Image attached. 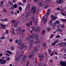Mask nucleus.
<instances>
[{
    "label": "nucleus",
    "instance_id": "49530a36",
    "mask_svg": "<svg viewBox=\"0 0 66 66\" xmlns=\"http://www.w3.org/2000/svg\"><path fill=\"white\" fill-rule=\"evenodd\" d=\"M56 9L57 10H58L59 11H61V9L59 7L57 8Z\"/></svg>",
    "mask_w": 66,
    "mask_h": 66
},
{
    "label": "nucleus",
    "instance_id": "c9c22d12",
    "mask_svg": "<svg viewBox=\"0 0 66 66\" xmlns=\"http://www.w3.org/2000/svg\"><path fill=\"white\" fill-rule=\"evenodd\" d=\"M32 44H30V45L29 46V50H30L31 49V48H32Z\"/></svg>",
    "mask_w": 66,
    "mask_h": 66
},
{
    "label": "nucleus",
    "instance_id": "f704fd0d",
    "mask_svg": "<svg viewBox=\"0 0 66 66\" xmlns=\"http://www.w3.org/2000/svg\"><path fill=\"white\" fill-rule=\"evenodd\" d=\"M47 19L45 18L44 20V22L43 23L44 24L45 23L47 22Z\"/></svg>",
    "mask_w": 66,
    "mask_h": 66
},
{
    "label": "nucleus",
    "instance_id": "774afa93",
    "mask_svg": "<svg viewBox=\"0 0 66 66\" xmlns=\"http://www.w3.org/2000/svg\"><path fill=\"white\" fill-rule=\"evenodd\" d=\"M64 52H65V53H66V48L64 49Z\"/></svg>",
    "mask_w": 66,
    "mask_h": 66
},
{
    "label": "nucleus",
    "instance_id": "13d9d810",
    "mask_svg": "<svg viewBox=\"0 0 66 66\" xmlns=\"http://www.w3.org/2000/svg\"><path fill=\"white\" fill-rule=\"evenodd\" d=\"M21 32L22 33H24V32H25V29H23L22 30Z\"/></svg>",
    "mask_w": 66,
    "mask_h": 66
},
{
    "label": "nucleus",
    "instance_id": "9b49d317",
    "mask_svg": "<svg viewBox=\"0 0 66 66\" xmlns=\"http://www.w3.org/2000/svg\"><path fill=\"white\" fill-rule=\"evenodd\" d=\"M23 59H22V61L23 62L25 61L26 60V57H27V56L26 55H24L22 56Z\"/></svg>",
    "mask_w": 66,
    "mask_h": 66
},
{
    "label": "nucleus",
    "instance_id": "a211bd4d",
    "mask_svg": "<svg viewBox=\"0 0 66 66\" xmlns=\"http://www.w3.org/2000/svg\"><path fill=\"white\" fill-rule=\"evenodd\" d=\"M40 40H38L37 41H36L35 42V44H38L39 43H40Z\"/></svg>",
    "mask_w": 66,
    "mask_h": 66
},
{
    "label": "nucleus",
    "instance_id": "72a5a7b5",
    "mask_svg": "<svg viewBox=\"0 0 66 66\" xmlns=\"http://www.w3.org/2000/svg\"><path fill=\"white\" fill-rule=\"evenodd\" d=\"M11 49L12 50H14L15 49V47L14 46L11 47Z\"/></svg>",
    "mask_w": 66,
    "mask_h": 66
},
{
    "label": "nucleus",
    "instance_id": "dca6fc26",
    "mask_svg": "<svg viewBox=\"0 0 66 66\" xmlns=\"http://www.w3.org/2000/svg\"><path fill=\"white\" fill-rule=\"evenodd\" d=\"M64 42H62L59 44L58 45H60V47H62L64 45Z\"/></svg>",
    "mask_w": 66,
    "mask_h": 66
},
{
    "label": "nucleus",
    "instance_id": "4c0bfd02",
    "mask_svg": "<svg viewBox=\"0 0 66 66\" xmlns=\"http://www.w3.org/2000/svg\"><path fill=\"white\" fill-rule=\"evenodd\" d=\"M52 22H53V21L52 20H51L50 21V26H52L53 23Z\"/></svg>",
    "mask_w": 66,
    "mask_h": 66
},
{
    "label": "nucleus",
    "instance_id": "2f4dec72",
    "mask_svg": "<svg viewBox=\"0 0 66 66\" xmlns=\"http://www.w3.org/2000/svg\"><path fill=\"white\" fill-rule=\"evenodd\" d=\"M47 45V44L46 43H43L42 44V46L43 47H46V45Z\"/></svg>",
    "mask_w": 66,
    "mask_h": 66
},
{
    "label": "nucleus",
    "instance_id": "2eb2a0df",
    "mask_svg": "<svg viewBox=\"0 0 66 66\" xmlns=\"http://www.w3.org/2000/svg\"><path fill=\"white\" fill-rule=\"evenodd\" d=\"M34 23L35 26H37V20L36 19L34 20Z\"/></svg>",
    "mask_w": 66,
    "mask_h": 66
},
{
    "label": "nucleus",
    "instance_id": "de8ad7c7",
    "mask_svg": "<svg viewBox=\"0 0 66 66\" xmlns=\"http://www.w3.org/2000/svg\"><path fill=\"white\" fill-rule=\"evenodd\" d=\"M18 39H17V40L15 41V43H16L17 44H18Z\"/></svg>",
    "mask_w": 66,
    "mask_h": 66
},
{
    "label": "nucleus",
    "instance_id": "20e7f679",
    "mask_svg": "<svg viewBox=\"0 0 66 66\" xmlns=\"http://www.w3.org/2000/svg\"><path fill=\"white\" fill-rule=\"evenodd\" d=\"M7 62L6 60H4L2 59H0V63L1 64H5Z\"/></svg>",
    "mask_w": 66,
    "mask_h": 66
},
{
    "label": "nucleus",
    "instance_id": "e2e57ef3",
    "mask_svg": "<svg viewBox=\"0 0 66 66\" xmlns=\"http://www.w3.org/2000/svg\"><path fill=\"white\" fill-rule=\"evenodd\" d=\"M45 7H48L49 6L48 5L45 4Z\"/></svg>",
    "mask_w": 66,
    "mask_h": 66
},
{
    "label": "nucleus",
    "instance_id": "052dcab7",
    "mask_svg": "<svg viewBox=\"0 0 66 66\" xmlns=\"http://www.w3.org/2000/svg\"><path fill=\"white\" fill-rule=\"evenodd\" d=\"M58 40H59L57 39L56 40V41L55 42V44H56V43H57L58 42Z\"/></svg>",
    "mask_w": 66,
    "mask_h": 66
},
{
    "label": "nucleus",
    "instance_id": "473e14b6",
    "mask_svg": "<svg viewBox=\"0 0 66 66\" xmlns=\"http://www.w3.org/2000/svg\"><path fill=\"white\" fill-rule=\"evenodd\" d=\"M5 38L4 36H2L1 37V39H5Z\"/></svg>",
    "mask_w": 66,
    "mask_h": 66
},
{
    "label": "nucleus",
    "instance_id": "f8f14e48",
    "mask_svg": "<svg viewBox=\"0 0 66 66\" xmlns=\"http://www.w3.org/2000/svg\"><path fill=\"white\" fill-rule=\"evenodd\" d=\"M19 22H16L13 24V26H17V25L18 24H19Z\"/></svg>",
    "mask_w": 66,
    "mask_h": 66
},
{
    "label": "nucleus",
    "instance_id": "f257e3e1",
    "mask_svg": "<svg viewBox=\"0 0 66 66\" xmlns=\"http://www.w3.org/2000/svg\"><path fill=\"white\" fill-rule=\"evenodd\" d=\"M29 39H30V40H29ZM27 40L28 41L29 40V42L30 43H32L33 44V41L34 39L32 38V36H28L27 38Z\"/></svg>",
    "mask_w": 66,
    "mask_h": 66
},
{
    "label": "nucleus",
    "instance_id": "4468645a",
    "mask_svg": "<svg viewBox=\"0 0 66 66\" xmlns=\"http://www.w3.org/2000/svg\"><path fill=\"white\" fill-rule=\"evenodd\" d=\"M31 13H32V11H31V10H30L27 13V14L28 15H28V17H29V16H31Z\"/></svg>",
    "mask_w": 66,
    "mask_h": 66
},
{
    "label": "nucleus",
    "instance_id": "8fccbe9b",
    "mask_svg": "<svg viewBox=\"0 0 66 66\" xmlns=\"http://www.w3.org/2000/svg\"><path fill=\"white\" fill-rule=\"evenodd\" d=\"M29 23L30 24V26H32V22L31 21H30L29 22Z\"/></svg>",
    "mask_w": 66,
    "mask_h": 66
},
{
    "label": "nucleus",
    "instance_id": "9d476101",
    "mask_svg": "<svg viewBox=\"0 0 66 66\" xmlns=\"http://www.w3.org/2000/svg\"><path fill=\"white\" fill-rule=\"evenodd\" d=\"M51 17L52 18V20H55V19L57 18V16H55L54 15H51Z\"/></svg>",
    "mask_w": 66,
    "mask_h": 66
},
{
    "label": "nucleus",
    "instance_id": "bf43d9fd",
    "mask_svg": "<svg viewBox=\"0 0 66 66\" xmlns=\"http://www.w3.org/2000/svg\"><path fill=\"white\" fill-rule=\"evenodd\" d=\"M33 61L34 62H35V57L33 58Z\"/></svg>",
    "mask_w": 66,
    "mask_h": 66
},
{
    "label": "nucleus",
    "instance_id": "3c124183",
    "mask_svg": "<svg viewBox=\"0 0 66 66\" xmlns=\"http://www.w3.org/2000/svg\"><path fill=\"white\" fill-rule=\"evenodd\" d=\"M35 13L36 14V15H37L38 14V11L37 10L36 12Z\"/></svg>",
    "mask_w": 66,
    "mask_h": 66
},
{
    "label": "nucleus",
    "instance_id": "423d86ee",
    "mask_svg": "<svg viewBox=\"0 0 66 66\" xmlns=\"http://www.w3.org/2000/svg\"><path fill=\"white\" fill-rule=\"evenodd\" d=\"M44 55H43L42 54H39L38 55V57L39 58H41V59L42 60H44Z\"/></svg>",
    "mask_w": 66,
    "mask_h": 66
},
{
    "label": "nucleus",
    "instance_id": "6e6d98bb",
    "mask_svg": "<svg viewBox=\"0 0 66 66\" xmlns=\"http://www.w3.org/2000/svg\"><path fill=\"white\" fill-rule=\"evenodd\" d=\"M26 25L27 27H29V26H30V24L29 23H27L26 24Z\"/></svg>",
    "mask_w": 66,
    "mask_h": 66
},
{
    "label": "nucleus",
    "instance_id": "6ab92c4d",
    "mask_svg": "<svg viewBox=\"0 0 66 66\" xmlns=\"http://www.w3.org/2000/svg\"><path fill=\"white\" fill-rule=\"evenodd\" d=\"M22 42V39H19L18 41V45H20Z\"/></svg>",
    "mask_w": 66,
    "mask_h": 66
},
{
    "label": "nucleus",
    "instance_id": "412c9836",
    "mask_svg": "<svg viewBox=\"0 0 66 66\" xmlns=\"http://www.w3.org/2000/svg\"><path fill=\"white\" fill-rule=\"evenodd\" d=\"M20 58H19V57H18V58H16L15 59V60L16 61H17V62H19V61H20Z\"/></svg>",
    "mask_w": 66,
    "mask_h": 66
},
{
    "label": "nucleus",
    "instance_id": "ddd939ff",
    "mask_svg": "<svg viewBox=\"0 0 66 66\" xmlns=\"http://www.w3.org/2000/svg\"><path fill=\"white\" fill-rule=\"evenodd\" d=\"M50 9H48L47 10V12L46 13V17H48V15H49V13H50Z\"/></svg>",
    "mask_w": 66,
    "mask_h": 66
},
{
    "label": "nucleus",
    "instance_id": "5701e85b",
    "mask_svg": "<svg viewBox=\"0 0 66 66\" xmlns=\"http://www.w3.org/2000/svg\"><path fill=\"white\" fill-rule=\"evenodd\" d=\"M51 1L50 0H46L45 1V3H48L50 2Z\"/></svg>",
    "mask_w": 66,
    "mask_h": 66
},
{
    "label": "nucleus",
    "instance_id": "864d4df0",
    "mask_svg": "<svg viewBox=\"0 0 66 66\" xmlns=\"http://www.w3.org/2000/svg\"><path fill=\"white\" fill-rule=\"evenodd\" d=\"M24 44L23 43L21 44V46L24 47Z\"/></svg>",
    "mask_w": 66,
    "mask_h": 66
},
{
    "label": "nucleus",
    "instance_id": "5fc2aeb1",
    "mask_svg": "<svg viewBox=\"0 0 66 66\" xmlns=\"http://www.w3.org/2000/svg\"><path fill=\"white\" fill-rule=\"evenodd\" d=\"M54 54V52H53L52 53L50 54V56H52V55H53Z\"/></svg>",
    "mask_w": 66,
    "mask_h": 66
},
{
    "label": "nucleus",
    "instance_id": "7ed1b4c3",
    "mask_svg": "<svg viewBox=\"0 0 66 66\" xmlns=\"http://www.w3.org/2000/svg\"><path fill=\"white\" fill-rule=\"evenodd\" d=\"M31 36H32V38L35 37V38L36 40H37L38 39V36L36 34L34 35V34H32L31 35Z\"/></svg>",
    "mask_w": 66,
    "mask_h": 66
},
{
    "label": "nucleus",
    "instance_id": "ea45409f",
    "mask_svg": "<svg viewBox=\"0 0 66 66\" xmlns=\"http://www.w3.org/2000/svg\"><path fill=\"white\" fill-rule=\"evenodd\" d=\"M36 64L38 65V66H41L42 64L41 63H37Z\"/></svg>",
    "mask_w": 66,
    "mask_h": 66
},
{
    "label": "nucleus",
    "instance_id": "58836bf2",
    "mask_svg": "<svg viewBox=\"0 0 66 66\" xmlns=\"http://www.w3.org/2000/svg\"><path fill=\"white\" fill-rule=\"evenodd\" d=\"M46 32V31L45 30H43L42 31V33H41L42 34H44Z\"/></svg>",
    "mask_w": 66,
    "mask_h": 66
},
{
    "label": "nucleus",
    "instance_id": "0e129e2a",
    "mask_svg": "<svg viewBox=\"0 0 66 66\" xmlns=\"http://www.w3.org/2000/svg\"><path fill=\"white\" fill-rule=\"evenodd\" d=\"M17 0H13L12 1H13V2H14V3H15L16 2Z\"/></svg>",
    "mask_w": 66,
    "mask_h": 66
},
{
    "label": "nucleus",
    "instance_id": "c03bdc74",
    "mask_svg": "<svg viewBox=\"0 0 66 66\" xmlns=\"http://www.w3.org/2000/svg\"><path fill=\"white\" fill-rule=\"evenodd\" d=\"M12 33L13 34H15V32L13 30L12 31Z\"/></svg>",
    "mask_w": 66,
    "mask_h": 66
},
{
    "label": "nucleus",
    "instance_id": "bb28decb",
    "mask_svg": "<svg viewBox=\"0 0 66 66\" xmlns=\"http://www.w3.org/2000/svg\"><path fill=\"white\" fill-rule=\"evenodd\" d=\"M60 20L62 21H64V22L66 21V19H60Z\"/></svg>",
    "mask_w": 66,
    "mask_h": 66
},
{
    "label": "nucleus",
    "instance_id": "6e6552de",
    "mask_svg": "<svg viewBox=\"0 0 66 66\" xmlns=\"http://www.w3.org/2000/svg\"><path fill=\"white\" fill-rule=\"evenodd\" d=\"M0 25L1 26V27H2V29H5V28H6V26L5 25H3L2 24V23H1L0 24Z\"/></svg>",
    "mask_w": 66,
    "mask_h": 66
},
{
    "label": "nucleus",
    "instance_id": "b1692460",
    "mask_svg": "<svg viewBox=\"0 0 66 66\" xmlns=\"http://www.w3.org/2000/svg\"><path fill=\"white\" fill-rule=\"evenodd\" d=\"M30 7V4H28L27 5V10H29V9Z\"/></svg>",
    "mask_w": 66,
    "mask_h": 66
},
{
    "label": "nucleus",
    "instance_id": "f3484780",
    "mask_svg": "<svg viewBox=\"0 0 66 66\" xmlns=\"http://www.w3.org/2000/svg\"><path fill=\"white\" fill-rule=\"evenodd\" d=\"M34 17H35V16H33L31 18V21H31L32 22H33L34 21Z\"/></svg>",
    "mask_w": 66,
    "mask_h": 66
},
{
    "label": "nucleus",
    "instance_id": "c85d7f7f",
    "mask_svg": "<svg viewBox=\"0 0 66 66\" xmlns=\"http://www.w3.org/2000/svg\"><path fill=\"white\" fill-rule=\"evenodd\" d=\"M14 9H15V7L13 6L12 7H11L9 9L10 10H11Z\"/></svg>",
    "mask_w": 66,
    "mask_h": 66
},
{
    "label": "nucleus",
    "instance_id": "f03ea898",
    "mask_svg": "<svg viewBox=\"0 0 66 66\" xmlns=\"http://www.w3.org/2000/svg\"><path fill=\"white\" fill-rule=\"evenodd\" d=\"M32 30L33 31H36V30L39 31H40V28L39 26H37V27L35 26L32 28Z\"/></svg>",
    "mask_w": 66,
    "mask_h": 66
},
{
    "label": "nucleus",
    "instance_id": "a19ab883",
    "mask_svg": "<svg viewBox=\"0 0 66 66\" xmlns=\"http://www.w3.org/2000/svg\"><path fill=\"white\" fill-rule=\"evenodd\" d=\"M45 4L44 5H42V8H45V7H46L45 6Z\"/></svg>",
    "mask_w": 66,
    "mask_h": 66
},
{
    "label": "nucleus",
    "instance_id": "4d7b16f0",
    "mask_svg": "<svg viewBox=\"0 0 66 66\" xmlns=\"http://www.w3.org/2000/svg\"><path fill=\"white\" fill-rule=\"evenodd\" d=\"M61 27L62 28H64L65 27V26L64 25H62L61 26Z\"/></svg>",
    "mask_w": 66,
    "mask_h": 66
},
{
    "label": "nucleus",
    "instance_id": "a878e982",
    "mask_svg": "<svg viewBox=\"0 0 66 66\" xmlns=\"http://www.w3.org/2000/svg\"><path fill=\"white\" fill-rule=\"evenodd\" d=\"M55 23L56 24H58V23H61V22L59 21H56Z\"/></svg>",
    "mask_w": 66,
    "mask_h": 66
},
{
    "label": "nucleus",
    "instance_id": "603ef678",
    "mask_svg": "<svg viewBox=\"0 0 66 66\" xmlns=\"http://www.w3.org/2000/svg\"><path fill=\"white\" fill-rule=\"evenodd\" d=\"M4 12H6V10L5 9H4L3 11Z\"/></svg>",
    "mask_w": 66,
    "mask_h": 66
},
{
    "label": "nucleus",
    "instance_id": "7c9ffc66",
    "mask_svg": "<svg viewBox=\"0 0 66 66\" xmlns=\"http://www.w3.org/2000/svg\"><path fill=\"white\" fill-rule=\"evenodd\" d=\"M55 42H54L52 44V45L53 46H54V47H55Z\"/></svg>",
    "mask_w": 66,
    "mask_h": 66
},
{
    "label": "nucleus",
    "instance_id": "c756f323",
    "mask_svg": "<svg viewBox=\"0 0 66 66\" xmlns=\"http://www.w3.org/2000/svg\"><path fill=\"white\" fill-rule=\"evenodd\" d=\"M13 6L14 7V8L15 9H17V4H14Z\"/></svg>",
    "mask_w": 66,
    "mask_h": 66
},
{
    "label": "nucleus",
    "instance_id": "69168bd1",
    "mask_svg": "<svg viewBox=\"0 0 66 66\" xmlns=\"http://www.w3.org/2000/svg\"><path fill=\"white\" fill-rule=\"evenodd\" d=\"M7 19L6 18L4 19V21H7Z\"/></svg>",
    "mask_w": 66,
    "mask_h": 66
},
{
    "label": "nucleus",
    "instance_id": "09e8293b",
    "mask_svg": "<svg viewBox=\"0 0 66 66\" xmlns=\"http://www.w3.org/2000/svg\"><path fill=\"white\" fill-rule=\"evenodd\" d=\"M19 9L20 11H21L22 10V8L20 7H19Z\"/></svg>",
    "mask_w": 66,
    "mask_h": 66
},
{
    "label": "nucleus",
    "instance_id": "a18cd8bd",
    "mask_svg": "<svg viewBox=\"0 0 66 66\" xmlns=\"http://www.w3.org/2000/svg\"><path fill=\"white\" fill-rule=\"evenodd\" d=\"M8 3H10L11 5H13V3H12V2H11L10 1H9V2H8Z\"/></svg>",
    "mask_w": 66,
    "mask_h": 66
},
{
    "label": "nucleus",
    "instance_id": "79ce46f5",
    "mask_svg": "<svg viewBox=\"0 0 66 66\" xmlns=\"http://www.w3.org/2000/svg\"><path fill=\"white\" fill-rule=\"evenodd\" d=\"M29 61H27V64H26V66H29Z\"/></svg>",
    "mask_w": 66,
    "mask_h": 66
},
{
    "label": "nucleus",
    "instance_id": "37998d69",
    "mask_svg": "<svg viewBox=\"0 0 66 66\" xmlns=\"http://www.w3.org/2000/svg\"><path fill=\"white\" fill-rule=\"evenodd\" d=\"M32 55H30L29 56V59H31V58L32 57Z\"/></svg>",
    "mask_w": 66,
    "mask_h": 66
},
{
    "label": "nucleus",
    "instance_id": "4be33fe9",
    "mask_svg": "<svg viewBox=\"0 0 66 66\" xmlns=\"http://www.w3.org/2000/svg\"><path fill=\"white\" fill-rule=\"evenodd\" d=\"M35 52H37V47L36 46H35L34 47Z\"/></svg>",
    "mask_w": 66,
    "mask_h": 66
},
{
    "label": "nucleus",
    "instance_id": "aec40b11",
    "mask_svg": "<svg viewBox=\"0 0 66 66\" xmlns=\"http://www.w3.org/2000/svg\"><path fill=\"white\" fill-rule=\"evenodd\" d=\"M62 2V0H57L56 1V3H59V4H60Z\"/></svg>",
    "mask_w": 66,
    "mask_h": 66
},
{
    "label": "nucleus",
    "instance_id": "680f3d73",
    "mask_svg": "<svg viewBox=\"0 0 66 66\" xmlns=\"http://www.w3.org/2000/svg\"><path fill=\"white\" fill-rule=\"evenodd\" d=\"M34 1L35 3H37V0H34Z\"/></svg>",
    "mask_w": 66,
    "mask_h": 66
},
{
    "label": "nucleus",
    "instance_id": "e433bc0d",
    "mask_svg": "<svg viewBox=\"0 0 66 66\" xmlns=\"http://www.w3.org/2000/svg\"><path fill=\"white\" fill-rule=\"evenodd\" d=\"M20 27H18L16 29V31H19V30H20Z\"/></svg>",
    "mask_w": 66,
    "mask_h": 66
},
{
    "label": "nucleus",
    "instance_id": "338daca9",
    "mask_svg": "<svg viewBox=\"0 0 66 66\" xmlns=\"http://www.w3.org/2000/svg\"><path fill=\"white\" fill-rule=\"evenodd\" d=\"M56 38H59L60 37V36L59 35H57L56 37Z\"/></svg>",
    "mask_w": 66,
    "mask_h": 66
},
{
    "label": "nucleus",
    "instance_id": "1a4fd4ad",
    "mask_svg": "<svg viewBox=\"0 0 66 66\" xmlns=\"http://www.w3.org/2000/svg\"><path fill=\"white\" fill-rule=\"evenodd\" d=\"M60 65L62 66H66V62H60Z\"/></svg>",
    "mask_w": 66,
    "mask_h": 66
},
{
    "label": "nucleus",
    "instance_id": "0eeeda50",
    "mask_svg": "<svg viewBox=\"0 0 66 66\" xmlns=\"http://www.w3.org/2000/svg\"><path fill=\"white\" fill-rule=\"evenodd\" d=\"M28 15H26L22 20V21H25L27 20V18H28Z\"/></svg>",
    "mask_w": 66,
    "mask_h": 66
},
{
    "label": "nucleus",
    "instance_id": "393cba45",
    "mask_svg": "<svg viewBox=\"0 0 66 66\" xmlns=\"http://www.w3.org/2000/svg\"><path fill=\"white\" fill-rule=\"evenodd\" d=\"M6 52L7 53H9V54H12V52H11V51H7Z\"/></svg>",
    "mask_w": 66,
    "mask_h": 66
},
{
    "label": "nucleus",
    "instance_id": "39448f33",
    "mask_svg": "<svg viewBox=\"0 0 66 66\" xmlns=\"http://www.w3.org/2000/svg\"><path fill=\"white\" fill-rule=\"evenodd\" d=\"M32 11L33 14H34L35 13V11H36V7L34 6L32 7Z\"/></svg>",
    "mask_w": 66,
    "mask_h": 66
},
{
    "label": "nucleus",
    "instance_id": "cd10ccee",
    "mask_svg": "<svg viewBox=\"0 0 66 66\" xmlns=\"http://www.w3.org/2000/svg\"><path fill=\"white\" fill-rule=\"evenodd\" d=\"M39 5L40 6H41L43 5V3L42 2H40L39 3Z\"/></svg>",
    "mask_w": 66,
    "mask_h": 66
}]
</instances>
